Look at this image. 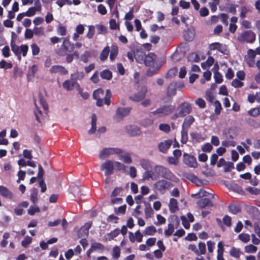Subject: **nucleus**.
Segmentation results:
<instances>
[{
	"mask_svg": "<svg viewBox=\"0 0 260 260\" xmlns=\"http://www.w3.org/2000/svg\"><path fill=\"white\" fill-rule=\"evenodd\" d=\"M125 131L129 135L133 136L139 135L141 134L139 127L134 125L126 126L125 127Z\"/></svg>",
	"mask_w": 260,
	"mask_h": 260,
	"instance_id": "17",
	"label": "nucleus"
},
{
	"mask_svg": "<svg viewBox=\"0 0 260 260\" xmlns=\"http://www.w3.org/2000/svg\"><path fill=\"white\" fill-rule=\"evenodd\" d=\"M230 254L236 258H238L240 256V250L239 248L233 247L230 251Z\"/></svg>",
	"mask_w": 260,
	"mask_h": 260,
	"instance_id": "44",
	"label": "nucleus"
},
{
	"mask_svg": "<svg viewBox=\"0 0 260 260\" xmlns=\"http://www.w3.org/2000/svg\"><path fill=\"white\" fill-rule=\"evenodd\" d=\"M176 83H171L168 87V93L169 95H173L176 93Z\"/></svg>",
	"mask_w": 260,
	"mask_h": 260,
	"instance_id": "34",
	"label": "nucleus"
},
{
	"mask_svg": "<svg viewBox=\"0 0 260 260\" xmlns=\"http://www.w3.org/2000/svg\"><path fill=\"white\" fill-rule=\"evenodd\" d=\"M154 171L156 174L167 179L172 180L174 177L171 171L162 166H156L154 167Z\"/></svg>",
	"mask_w": 260,
	"mask_h": 260,
	"instance_id": "6",
	"label": "nucleus"
},
{
	"mask_svg": "<svg viewBox=\"0 0 260 260\" xmlns=\"http://www.w3.org/2000/svg\"><path fill=\"white\" fill-rule=\"evenodd\" d=\"M238 238L243 242L246 243L250 241V237L248 234L242 233L238 235Z\"/></svg>",
	"mask_w": 260,
	"mask_h": 260,
	"instance_id": "40",
	"label": "nucleus"
},
{
	"mask_svg": "<svg viewBox=\"0 0 260 260\" xmlns=\"http://www.w3.org/2000/svg\"><path fill=\"white\" fill-rule=\"evenodd\" d=\"M91 56L90 53L89 51H85L80 56V59L84 63H87L89 59Z\"/></svg>",
	"mask_w": 260,
	"mask_h": 260,
	"instance_id": "38",
	"label": "nucleus"
},
{
	"mask_svg": "<svg viewBox=\"0 0 260 260\" xmlns=\"http://www.w3.org/2000/svg\"><path fill=\"white\" fill-rule=\"evenodd\" d=\"M172 142L170 140H166L160 142L158 145L159 150L164 153L167 152V150L170 148Z\"/></svg>",
	"mask_w": 260,
	"mask_h": 260,
	"instance_id": "16",
	"label": "nucleus"
},
{
	"mask_svg": "<svg viewBox=\"0 0 260 260\" xmlns=\"http://www.w3.org/2000/svg\"><path fill=\"white\" fill-rule=\"evenodd\" d=\"M184 176L188 180L194 183H197L199 181L198 177L194 174L191 173H184Z\"/></svg>",
	"mask_w": 260,
	"mask_h": 260,
	"instance_id": "46",
	"label": "nucleus"
},
{
	"mask_svg": "<svg viewBox=\"0 0 260 260\" xmlns=\"http://www.w3.org/2000/svg\"><path fill=\"white\" fill-rule=\"evenodd\" d=\"M33 55H36L39 54L40 52V48L36 44H32L30 46Z\"/></svg>",
	"mask_w": 260,
	"mask_h": 260,
	"instance_id": "60",
	"label": "nucleus"
},
{
	"mask_svg": "<svg viewBox=\"0 0 260 260\" xmlns=\"http://www.w3.org/2000/svg\"><path fill=\"white\" fill-rule=\"evenodd\" d=\"M96 116L95 114H93L91 116V127L88 131V133L92 134L95 133L96 131Z\"/></svg>",
	"mask_w": 260,
	"mask_h": 260,
	"instance_id": "30",
	"label": "nucleus"
},
{
	"mask_svg": "<svg viewBox=\"0 0 260 260\" xmlns=\"http://www.w3.org/2000/svg\"><path fill=\"white\" fill-rule=\"evenodd\" d=\"M74 50V43H72L69 38H63L61 45L55 49V52L59 56L67 57L70 53L73 52Z\"/></svg>",
	"mask_w": 260,
	"mask_h": 260,
	"instance_id": "2",
	"label": "nucleus"
},
{
	"mask_svg": "<svg viewBox=\"0 0 260 260\" xmlns=\"http://www.w3.org/2000/svg\"><path fill=\"white\" fill-rule=\"evenodd\" d=\"M95 32V26L93 25H89L88 26V31L86 34V37L88 39L93 38Z\"/></svg>",
	"mask_w": 260,
	"mask_h": 260,
	"instance_id": "50",
	"label": "nucleus"
},
{
	"mask_svg": "<svg viewBox=\"0 0 260 260\" xmlns=\"http://www.w3.org/2000/svg\"><path fill=\"white\" fill-rule=\"evenodd\" d=\"M143 235L141 234L139 230L137 231L135 233L130 232L129 233V240L132 242H135L137 241L138 242H141L142 241Z\"/></svg>",
	"mask_w": 260,
	"mask_h": 260,
	"instance_id": "18",
	"label": "nucleus"
},
{
	"mask_svg": "<svg viewBox=\"0 0 260 260\" xmlns=\"http://www.w3.org/2000/svg\"><path fill=\"white\" fill-rule=\"evenodd\" d=\"M105 247L104 246L100 243H93L91 244V250H99L101 252H103L104 250Z\"/></svg>",
	"mask_w": 260,
	"mask_h": 260,
	"instance_id": "36",
	"label": "nucleus"
},
{
	"mask_svg": "<svg viewBox=\"0 0 260 260\" xmlns=\"http://www.w3.org/2000/svg\"><path fill=\"white\" fill-rule=\"evenodd\" d=\"M197 205L200 208H204L206 206H213V204L209 199H203L197 202Z\"/></svg>",
	"mask_w": 260,
	"mask_h": 260,
	"instance_id": "23",
	"label": "nucleus"
},
{
	"mask_svg": "<svg viewBox=\"0 0 260 260\" xmlns=\"http://www.w3.org/2000/svg\"><path fill=\"white\" fill-rule=\"evenodd\" d=\"M156 59V55L153 53H149L147 55H145L144 60L143 62H144L145 66H152L157 64V63L155 62V60Z\"/></svg>",
	"mask_w": 260,
	"mask_h": 260,
	"instance_id": "14",
	"label": "nucleus"
},
{
	"mask_svg": "<svg viewBox=\"0 0 260 260\" xmlns=\"http://www.w3.org/2000/svg\"><path fill=\"white\" fill-rule=\"evenodd\" d=\"M144 212L145 217L146 219L152 217L154 215V211L149 204L145 205Z\"/></svg>",
	"mask_w": 260,
	"mask_h": 260,
	"instance_id": "25",
	"label": "nucleus"
},
{
	"mask_svg": "<svg viewBox=\"0 0 260 260\" xmlns=\"http://www.w3.org/2000/svg\"><path fill=\"white\" fill-rule=\"evenodd\" d=\"M172 184L165 180H159L153 185L155 190L159 191L161 193H164L166 189L170 188Z\"/></svg>",
	"mask_w": 260,
	"mask_h": 260,
	"instance_id": "7",
	"label": "nucleus"
},
{
	"mask_svg": "<svg viewBox=\"0 0 260 260\" xmlns=\"http://www.w3.org/2000/svg\"><path fill=\"white\" fill-rule=\"evenodd\" d=\"M32 239L30 237L26 236L21 242L22 245L24 247H27V246L31 242Z\"/></svg>",
	"mask_w": 260,
	"mask_h": 260,
	"instance_id": "63",
	"label": "nucleus"
},
{
	"mask_svg": "<svg viewBox=\"0 0 260 260\" xmlns=\"http://www.w3.org/2000/svg\"><path fill=\"white\" fill-rule=\"evenodd\" d=\"M79 86L80 85L77 81H76L72 77L70 79L65 80L62 83V87L67 91H72L74 88L77 89V88H79Z\"/></svg>",
	"mask_w": 260,
	"mask_h": 260,
	"instance_id": "10",
	"label": "nucleus"
},
{
	"mask_svg": "<svg viewBox=\"0 0 260 260\" xmlns=\"http://www.w3.org/2000/svg\"><path fill=\"white\" fill-rule=\"evenodd\" d=\"M74 58L77 59L80 58L79 53L77 51L70 53V54H69V55L66 57V60L68 63H71L73 61Z\"/></svg>",
	"mask_w": 260,
	"mask_h": 260,
	"instance_id": "27",
	"label": "nucleus"
},
{
	"mask_svg": "<svg viewBox=\"0 0 260 260\" xmlns=\"http://www.w3.org/2000/svg\"><path fill=\"white\" fill-rule=\"evenodd\" d=\"M147 91L146 87H141L137 93L129 96V99L132 101L139 102L145 98Z\"/></svg>",
	"mask_w": 260,
	"mask_h": 260,
	"instance_id": "11",
	"label": "nucleus"
},
{
	"mask_svg": "<svg viewBox=\"0 0 260 260\" xmlns=\"http://www.w3.org/2000/svg\"><path fill=\"white\" fill-rule=\"evenodd\" d=\"M85 74L83 72H77L74 74H71V77L74 78L76 81L81 80L84 78Z\"/></svg>",
	"mask_w": 260,
	"mask_h": 260,
	"instance_id": "35",
	"label": "nucleus"
},
{
	"mask_svg": "<svg viewBox=\"0 0 260 260\" xmlns=\"http://www.w3.org/2000/svg\"><path fill=\"white\" fill-rule=\"evenodd\" d=\"M194 118L192 115L186 116L182 125V128H188L194 122Z\"/></svg>",
	"mask_w": 260,
	"mask_h": 260,
	"instance_id": "22",
	"label": "nucleus"
},
{
	"mask_svg": "<svg viewBox=\"0 0 260 260\" xmlns=\"http://www.w3.org/2000/svg\"><path fill=\"white\" fill-rule=\"evenodd\" d=\"M100 76L102 79L109 80L112 77V74L110 71L105 70L101 72Z\"/></svg>",
	"mask_w": 260,
	"mask_h": 260,
	"instance_id": "31",
	"label": "nucleus"
},
{
	"mask_svg": "<svg viewBox=\"0 0 260 260\" xmlns=\"http://www.w3.org/2000/svg\"><path fill=\"white\" fill-rule=\"evenodd\" d=\"M246 190L253 194L257 195L260 194V189L255 187H249L246 188Z\"/></svg>",
	"mask_w": 260,
	"mask_h": 260,
	"instance_id": "62",
	"label": "nucleus"
},
{
	"mask_svg": "<svg viewBox=\"0 0 260 260\" xmlns=\"http://www.w3.org/2000/svg\"><path fill=\"white\" fill-rule=\"evenodd\" d=\"M36 11H38V9L35 7H31L28 9V10L25 12V14L26 16L31 17L35 15Z\"/></svg>",
	"mask_w": 260,
	"mask_h": 260,
	"instance_id": "55",
	"label": "nucleus"
},
{
	"mask_svg": "<svg viewBox=\"0 0 260 260\" xmlns=\"http://www.w3.org/2000/svg\"><path fill=\"white\" fill-rule=\"evenodd\" d=\"M143 179L145 180L151 179L152 180H156L158 179V175L153 171H147L145 172L143 175Z\"/></svg>",
	"mask_w": 260,
	"mask_h": 260,
	"instance_id": "19",
	"label": "nucleus"
},
{
	"mask_svg": "<svg viewBox=\"0 0 260 260\" xmlns=\"http://www.w3.org/2000/svg\"><path fill=\"white\" fill-rule=\"evenodd\" d=\"M34 34L38 36H42L44 35L43 28L42 27H35L34 29Z\"/></svg>",
	"mask_w": 260,
	"mask_h": 260,
	"instance_id": "59",
	"label": "nucleus"
},
{
	"mask_svg": "<svg viewBox=\"0 0 260 260\" xmlns=\"http://www.w3.org/2000/svg\"><path fill=\"white\" fill-rule=\"evenodd\" d=\"M129 111V108L118 107L113 116L114 120L117 122L121 121L124 117L128 115Z\"/></svg>",
	"mask_w": 260,
	"mask_h": 260,
	"instance_id": "8",
	"label": "nucleus"
},
{
	"mask_svg": "<svg viewBox=\"0 0 260 260\" xmlns=\"http://www.w3.org/2000/svg\"><path fill=\"white\" fill-rule=\"evenodd\" d=\"M95 27H96L99 34H105L107 31L106 27L103 25L97 24Z\"/></svg>",
	"mask_w": 260,
	"mask_h": 260,
	"instance_id": "54",
	"label": "nucleus"
},
{
	"mask_svg": "<svg viewBox=\"0 0 260 260\" xmlns=\"http://www.w3.org/2000/svg\"><path fill=\"white\" fill-rule=\"evenodd\" d=\"M157 222H155V224L156 225H160L166 222V219L162 216L157 214L156 215Z\"/></svg>",
	"mask_w": 260,
	"mask_h": 260,
	"instance_id": "58",
	"label": "nucleus"
},
{
	"mask_svg": "<svg viewBox=\"0 0 260 260\" xmlns=\"http://www.w3.org/2000/svg\"><path fill=\"white\" fill-rule=\"evenodd\" d=\"M119 156H120V160L123 162L115 160L108 159L101 164L100 170L104 171V174L106 176H108L113 174L114 170L118 172H122L123 173H126L127 172L128 167L126 166L125 164H130L133 162V159L130 153L128 152H124L123 151V153Z\"/></svg>",
	"mask_w": 260,
	"mask_h": 260,
	"instance_id": "1",
	"label": "nucleus"
},
{
	"mask_svg": "<svg viewBox=\"0 0 260 260\" xmlns=\"http://www.w3.org/2000/svg\"><path fill=\"white\" fill-rule=\"evenodd\" d=\"M191 107L187 103H181L177 108L176 113L172 116V119L175 120L179 117H183L191 111Z\"/></svg>",
	"mask_w": 260,
	"mask_h": 260,
	"instance_id": "4",
	"label": "nucleus"
},
{
	"mask_svg": "<svg viewBox=\"0 0 260 260\" xmlns=\"http://www.w3.org/2000/svg\"><path fill=\"white\" fill-rule=\"evenodd\" d=\"M245 251L247 253H252L257 250V247L252 244H250L245 246Z\"/></svg>",
	"mask_w": 260,
	"mask_h": 260,
	"instance_id": "61",
	"label": "nucleus"
},
{
	"mask_svg": "<svg viewBox=\"0 0 260 260\" xmlns=\"http://www.w3.org/2000/svg\"><path fill=\"white\" fill-rule=\"evenodd\" d=\"M175 107L172 105L160 107L155 111L152 112L151 114L154 115H158L159 117H162L167 115L173 112Z\"/></svg>",
	"mask_w": 260,
	"mask_h": 260,
	"instance_id": "9",
	"label": "nucleus"
},
{
	"mask_svg": "<svg viewBox=\"0 0 260 260\" xmlns=\"http://www.w3.org/2000/svg\"><path fill=\"white\" fill-rule=\"evenodd\" d=\"M120 255V249L118 246H115L112 249V256L114 258H118Z\"/></svg>",
	"mask_w": 260,
	"mask_h": 260,
	"instance_id": "45",
	"label": "nucleus"
},
{
	"mask_svg": "<svg viewBox=\"0 0 260 260\" xmlns=\"http://www.w3.org/2000/svg\"><path fill=\"white\" fill-rule=\"evenodd\" d=\"M144 57L145 54L142 51H137L135 53V58L138 63H143L144 60Z\"/></svg>",
	"mask_w": 260,
	"mask_h": 260,
	"instance_id": "32",
	"label": "nucleus"
},
{
	"mask_svg": "<svg viewBox=\"0 0 260 260\" xmlns=\"http://www.w3.org/2000/svg\"><path fill=\"white\" fill-rule=\"evenodd\" d=\"M174 231L173 224L169 223L168 225V229L165 231V234L166 236H170L172 234Z\"/></svg>",
	"mask_w": 260,
	"mask_h": 260,
	"instance_id": "56",
	"label": "nucleus"
},
{
	"mask_svg": "<svg viewBox=\"0 0 260 260\" xmlns=\"http://www.w3.org/2000/svg\"><path fill=\"white\" fill-rule=\"evenodd\" d=\"M153 122L154 121L152 119L145 118L142 121L141 124L145 127H148L152 125L153 123Z\"/></svg>",
	"mask_w": 260,
	"mask_h": 260,
	"instance_id": "52",
	"label": "nucleus"
},
{
	"mask_svg": "<svg viewBox=\"0 0 260 260\" xmlns=\"http://www.w3.org/2000/svg\"><path fill=\"white\" fill-rule=\"evenodd\" d=\"M0 194L9 199H12L13 197L12 192L4 186H0Z\"/></svg>",
	"mask_w": 260,
	"mask_h": 260,
	"instance_id": "21",
	"label": "nucleus"
},
{
	"mask_svg": "<svg viewBox=\"0 0 260 260\" xmlns=\"http://www.w3.org/2000/svg\"><path fill=\"white\" fill-rule=\"evenodd\" d=\"M198 255L205 254L206 251V244L204 242H200L198 244Z\"/></svg>",
	"mask_w": 260,
	"mask_h": 260,
	"instance_id": "37",
	"label": "nucleus"
},
{
	"mask_svg": "<svg viewBox=\"0 0 260 260\" xmlns=\"http://www.w3.org/2000/svg\"><path fill=\"white\" fill-rule=\"evenodd\" d=\"M56 32L57 35L61 36H64L67 34V27L62 24L59 23L56 26Z\"/></svg>",
	"mask_w": 260,
	"mask_h": 260,
	"instance_id": "28",
	"label": "nucleus"
},
{
	"mask_svg": "<svg viewBox=\"0 0 260 260\" xmlns=\"http://www.w3.org/2000/svg\"><path fill=\"white\" fill-rule=\"evenodd\" d=\"M118 54V48L116 46H112L110 52V59L111 61L114 60Z\"/></svg>",
	"mask_w": 260,
	"mask_h": 260,
	"instance_id": "43",
	"label": "nucleus"
},
{
	"mask_svg": "<svg viewBox=\"0 0 260 260\" xmlns=\"http://www.w3.org/2000/svg\"><path fill=\"white\" fill-rule=\"evenodd\" d=\"M236 143L234 141H223L221 142V145L223 147H229L230 146L234 147L235 146Z\"/></svg>",
	"mask_w": 260,
	"mask_h": 260,
	"instance_id": "64",
	"label": "nucleus"
},
{
	"mask_svg": "<svg viewBox=\"0 0 260 260\" xmlns=\"http://www.w3.org/2000/svg\"><path fill=\"white\" fill-rule=\"evenodd\" d=\"M40 211L39 207L37 206H31L28 210V214L30 215H34L36 213H38Z\"/></svg>",
	"mask_w": 260,
	"mask_h": 260,
	"instance_id": "51",
	"label": "nucleus"
},
{
	"mask_svg": "<svg viewBox=\"0 0 260 260\" xmlns=\"http://www.w3.org/2000/svg\"><path fill=\"white\" fill-rule=\"evenodd\" d=\"M210 48L211 50H217L222 52L223 45L219 43H214L210 45Z\"/></svg>",
	"mask_w": 260,
	"mask_h": 260,
	"instance_id": "48",
	"label": "nucleus"
},
{
	"mask_svg": "<svg viewBox=\"0 0 260 260\" xmlns=\"http://www.w3.org/2000/svg\"><path fill=\"white\" fill-rule=\"evenodd\" d=\"M104 96V90L101 88L95 90L93 93V98L96 100V104L101 107L103 105V98Z\"/></svg>",
	"mask_w": 260,
	"mask_h": 260,
	"instance_id": "12",
	"label": "nucleus"
},
{
	"mask_svg": "<svg viewBox=\"0 0 260 260\" xmlns=\"http://www.w3.org/2000/svg\"><path fill=\"white\" fill-rule=\"evenodd\" d=\"M191 196L192 197L196 198V199H199L200 198H202L204 197H207V196H208L209 197H210L211 198H213L214 197L213 194H211V193L208 192L207 191H206V190H203L202 189H200L197 193L192 194L191 195Z\"/></svg>",
	"mask_w": 260,
	"mask_h": 260,
	"instance_id": "20",
	"label": "nucleus"
},
{
	"mask_svg": "<svg viewBox=\"0 0 260 260\" xmlns=\"http://www.w3.org/2000/svg\"><path fill=\"white\" fill-rule=\"evenodd\" d=\"M38 70V67L36 65L34 64L29 69L27 73V77L30 79L31 77H33L35 74L36 73Z\"/></svg>",
	"mask_w": 260,
	"mask_h": 260,
	"instance_id": "42",
	"label": "nucleus"
},
{
	"mask_svg": "<svg viewBox=\"0 0 260 260\" xmlns=\"http://www.w3.org/2000/svg\"><path fill=\"white\" fill-rule=\"evenodd\" d=\"M129 171L128 173H125L130 176L131 178H134L137 176V169L134 166L128 167Z\"/></svg>",
	"mask_w": 260,
	"mask_h": 260,
	"instance_id": "47",
	"label": "nucleus"
},
{
	"mask_svg": "<svg viewBox=\"0 0 260 260\" xmlns=\"http://www.w3.org/2000/svg\"><path fill=\"white\" fill-rule=\"evenodd\" d=\"M11 47L12 51L14 52V53L17 56V58L20 60L21 58V49L20 46H18L15 44L14 43H11Z\"/></svg>",
	"mask_w": 260,
	"mask_h": 260,
	"instance_id": "26",
	"label": "nucleus"
},
{
	"mask_svg": "<svg viewBox=\"0 0 260 260\" xmlns=\"http://www.w3.org/2000/svg\"><path fill=\"white\" fill-rule=\"evenodd\" d=\"M156 232V228L154 226L151 225L145 228L143 231V234L145 236L153 235Z\"/></svg>",
	"mask_w": 260,
	"mask_h": 260,
	"instance_id": "33",
	"label": "nucleus"
},
{
	"mask_svg": "<svg viewBox=\"0 0 260 260\" xmlns=\"http://www.w3.org/2000/svg\"><path fill=\"white\" fill-rule=\"evenodd\" d=\"M188 140L187 129L182 128L181 131V141L182 143L185 144Z\"/></svg>",
	"mask_w": 260,
	"mask_h": 260,
	"instance_id": "41",
	"label": "nucleus"
},
{
	"mask_svg": "<svg viewBox=\"0 0 260 260\" xmlns=\"http://www.w3.org/2000/svg\"><path fill=\"white\" fill-rule=\"evenodd\" d=\"M12 68L11 63L7 62L5 60H2L0 61V69H9Z\"/></svg>",
	"mask_w": 260,
	"mask_h": 260,
	"instance_id": "49",
	"label": "nucleus"
},
{
	"mask_svg": "<svg viewBox=\"0 0 260 260\" xmlns=\"http://www.w3.org/2000/svg\"><path fill=\"white\" fill-rule=\"evenodd\" d=\"M183 162L190 168H196L197 167V162L196 158L186 153L183 155Z\"/></svg>",
	"mask_w": 260,
	"mask_h": 260,
	"instance_id": "13",
	"label": "nucleus"
},
{
	"mask_svg": "<svg viewBox=\"0 0 260 260\" xmlns=\"http://www.w3.org/2000/svg\"><path fill=\"white\" fill-rule=\"evenodd\" d=\"M238 40L241 43H252L255 40V34L251 30H247L240 34Z\"/></svg>",
	"mask_w": 260,
	"mask_h": 260,
	"instance_id": "5",
	"label": "nucleus"
},
{
	"mask_svg": "<svg viewBox=\"0 0 260 260\" xmlns=\"http://www.w3.org/2000/svg\"><path fill=\"white\" fill-rule=\"evenodd\" d=\"M177 201L174 198H171L169 202V209L171 212L175 213L178 209Z\"/></svg>",
	"mask_w": 260,
	"mask_h": 260,
	"instance_id": "24",
	"label": "nucleus"
},
{
	"mask_svg": "<svg viewBox=\"0 0 260 260\" xmlns=\"http://www.w3.org/2000/svg\"><path fill=\"white\" fill-rule=\"evenodd\" d=\"M110 52V48L109 46H106L105 47L103 50L102 51L101 54L100 58L101 60L104 61L106 60L108 58V56L109 55Z\"/></svg>",
	"mask_w": 260,
	"mask_h": 260,
	"instance_id": "29",
	"label": "nucleus"
},
{
	"mask_svg": "<svg viewBox=\"0 0 260 260\" xmlns=\"http://www.w3.org/2000/svg\"><path fill=\"white\" fill-rule=\"evenodd\" d=\"M91 227L90 223H86L80 229V232H83L85 235L88 234V230Z\"/></svg>",
	"mask_w": 260,
	"mask_h": 260,
	"instance_id": "53",
	"label": "nucleus"
},
{
	"mask_svg": "<svg viewBox=\"0 0 260 260\" xmlns=\"http://www.w3.org/2000/svg\"><path fill=\"white\" fill-rule=\"evenodd\" d=\"M150 68L147 70L146 75L148 76H152L155 72L158 70L160 67L158 64L149 66Z\"/></svg>",
	"mask_w": 260,
	"mask_h": 260,
	"instance_id": "39",
	"label": "nucleus"
},
{
	"mask_svg": "<svg viewBox=\"0 0 260 260\" xmlns=\"http://www.w3.org/2000/svg\"><path fill=\"white\" fill-rule=\"evenodd\" d=\"M49 72L51 74H59L60 75H67L68 73V70L64 67L59 65L52 66Z\"/></svg>",
	"mask_w": 260,
	"mask_h": 260,
	"instance_id": "15",
	"label": "nucleus"
},
{
	"mask_svg": "<svg viewBox=\"0 0 260 260\" xmlns=\"http://www.w3.org/2000/svg\"><path fill=\"white\" fill-rule=\"evenodd\" d=\"M122 153L123 150L119 147H105L100 151L98 157L104 160L113 155L119 156Z\"/></svg>",
	"mask_w": 260,
	"mask_h": 260,
	"instance_id": "3",
	"label": "nucleus"
},
{
	"mask_svg": "<svg viewBox=\"0 0 260 260\" xmlns=\"http://www.w3.org/2000/svg\"><path fill=\"white\" fill-rule=\"evenodd\" d=\"M159 129L165 133H168L170 131V126L168 124L161 123L159 125Z\"/></svg>",
	"mask_w": 260,
	"mask_h": 260,
	"instance_id": "57",
	"label": "nucleus"
}]
</instances>
